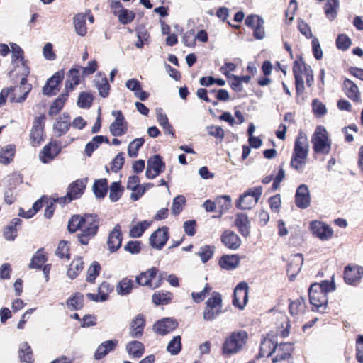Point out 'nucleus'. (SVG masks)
Wrapping results in <instances>:
<instances>
[{"label":"nucleus","mask_w":363,"mask_h":363,"mask_svg":"<svg viewBox=\"0 0 363 363\" xmlns=\"http://www.w3.org/2000/svg\"><path fill=\"white\" fill-rule=\"evenodd\" d=\"M334 285L328 281H323L320 284L314 283L308 289V296L311 304L319 312L323 313L328 304L327 294L334 290Z\"/></svg>","instance_id":"f257e3e1"},{"label":"nucleus","mask_w":363,"mask_h":363,"mask_svg":"<svg viewBox=\"0 0 363 363\" xmlns=\"http://www.w3.org/2000/svg\"><path fill=\"white\" fill-rule=\"evenodd\" d=\"M247 337V333L244 330L233 332L223 343V353L232 355L239 352L244 348Z\"/></svg>","instance_id":"f03ea898"},{"label":"nucleus","mask_w":363,"mask_h":363,"mask_svg":"<svg viewBox=\"0 0 363 363\" xmlns=\"http://www.w3.org/2000/svg\"><path fill=\"white\" fill-rule=\"evenodd\" d=\"M261 186L252 187L241 194L236 201L235 206L242 210H250L254 208L262 194Z\"/></svg>","instance_id":"7ed1b4c3"},{"label":"nucleus","mask_w":363,"mask_h":363,"mask_svg":"<svg viewBox=\"0 0 363 363\" xmlns=\"http://www.w3.org/2000/svg\"><path fill=\"white\" fill-rule=\"evenodd\" d=\"M311 143L315 152L327 155L331 149V141L328 138L325 128L318 126L312 136Z\"/></svg>","instance_id":"20e7f679"},{"label":"nucleus","mask_w":363,"mask_h":363,"mask_svg":"<svg viewBox=\"0 0 363 363\" xmlns=\"http://www.w3.org/2000/svg\"><path fill=\"white\" fill-rule=\"evenodd\" d=\"M157 269L155 267H152L136 277V281L139 285L156 289L161 285L162 281L165 276L164 272L160 273L158 276H157Z\"/></svg>","instance_id":"39448f33"},{"label":"nucleus","mask_w":363,"mask_h":363,"mask_svg":"<svg viewBox=\"0 0 363 363\" xmlns=\"http://www.w3.org/2000/svg\"><path fill=\"white\" fill-rule=\"evenodd\" d=\"M203 311V319L212 320L215 319L221 312L222 298L219 293L213 292L212 296L207 300Z\"/></svg>","instance_id":"423d86ee"},{"label":"nucleus","mask_w":363,"mask_h":363,"mask_svg":"<svg viewBox=\"0 0 363 363\" xmlns=\"http://www.w3.org/2000/svg\"><path fill=\"white\" fill-rule=\"evenodd\" d=\"M85 186V182L83 180H77L69 186L66 196L57 198L55 201L64 205L74 199H77L83 194Z\"/></svg>","instance_id":"0eeeda50"},{"label":"nucleus","mask_w":363,"mask_h":363,"mask_svg":"<svg viewBox=\"0 0 363 363\" xmlns=\"http://www.w3.org/2000/svg\"><path fill=\"white\" fill-rule=\"evenodd\" d=\"M301 59L296 60L294 62L293 73L295 78L296 90L298 94H301L304 91L303 74L310 69Z\"/></svg>","instance_id":"6e6552de"},{"label":"nucleus","mask_w":363,"mask_h":363,"mask_svg":"<svg viewBox=\"0 0 363 363\" xmlns=\"http://www.w3.org/2000/svg\"><path fill=\"white\" fill-rule=\"evenodd\" d=\"M45 118L44 116H40L35 118L33 125L30 134V144L33 147L40 145L44 141L43 125Z\"/></svg>","instance_id":"1a4fd4ad"},{"label":"nucleus","mask_w":363,"mask_h":363,"mask_svg":"<svg viewBox=\"0 0 363 363\" xmlns=\"http://www.w3.org/2000/svg\"><path fill=\"white\" fill-rule=\"evenodd\" d=\"M249 286L246 282L239 283L234 289L233 303L240 309H243L248 301Z\"/></svg>","instance_id":"9d476101"},{"label":"nucleus","mask_w":363,"mask_h":363,"mask_svg":"<svg viewBox=\"0 0 363 363\" xmlns=\"http://www.w3.org/2000/svg\"><path fill=\"white\" fill-rule=\"evenodd\" d=\"M310 228L312 233L323 241L328 240L333 235L330 226L321 221L313 220L310 223Z\"/></svg>","instance_id":"9b49d317"},{"label":"nucleus","mask_w":363,"mask_h":363,"mask_svg":"<svg viewBox=\"0 0 363 363\" xmlns=\"http://www.w3.org/2000/svg\"><path fill=\"white\" fill-rule=\"evenodd\" d=\"M169 239L168 228L162 227L153 232L150 237V245L157 250H161Z\"/></svg>","instance_id":"f8f14e48"},{"label":"nucleus","mask_w":363,"mask_h":363,"mask_svg":"<svg viewBox=\"0 0 363 363\" xmlns=\"http://www.w3.org/2000/svg\"><path fill=\"white\" fill-rule=\"evenodd\" d=\"M115 121L110 125V132L113 136H121L127 132V124L121 111H113Z\"/></svg>","instance_id":"ddd939ff"},{"label":"nucleus","mask_w":363,"mask_h":363,"mask_svg":"<svg viewBox=\"0 0 363 363\" xmlns=\"http://www.w3.org/2000/svg\"><path fill=\"white\" fill-rule=\"evenodd\" d=\"M21 89L22 87L18 86L4 89L5 91H8V94H6V99H8L11 103H21L24 101L28 93L31 90V86H23V91Z\"/></svg>","instance_id":"4468645a"},{"label":"nucleus","mask_w":363,"mask_h":363,"mask_svg":"<svg viewBox=\"0 0 363 363\" xmlns=\"http://www.w3.org/2000/svg\"><path fill=\"white\" fill-rule=\"evenodd\" d=\"M295 203L297 207L305 209L310 206L311 196L308 186L301 184L296 189L295 195Z\"/></svg>","instance_id":"2eb2a0df"},{"label":"nucleus","mask_w":363,"mask_h":363,"mask_svg":"<svg viewBox=\"0 0 363 363\" xmlns=\"http://www.w3.org/2000/svg\"><path fill=\"white\" fill-rule=\"evenodd\" d=\"M99 228V218L96 215L85 214L83 216L82 230L91 236H94Z\"/></svg>","instance_id":"dca6fc26"},{"label":"nucleus","mask_w":363,"mask_h":363,"mask_svg":"<svg viewBox=\"0 0 363 363\" xmlns=\"http://www.w3.org/2000/svg\"><path fill=\"white\" fill-rule=\"evenodd\" d=\"M64 78V72L59 71L50 77L43 87V94L48 96L55 94L59 91L58 86Z\"/></svg>","instance_id":"f3484780"},{"label":"nucleus","mask_w":363,"mask_h":363,"mask_svg":"<svg viewBox=\"0 0 363 363\" xmlns=\"http://www.w3.org/2000/svg\"><path fill=\"white\" fill-rule=\"evenodd\" d=\"M177 327V323L175 320L167 318L155 323L153 326V330L156 333L160 335H164L174 330Z\"/></svg>","instance_id":"a211bd4d"},{"label":"nucleus","mask_w":363,"mask_h":363,"mask_svg":"<svg viewBox=\"0 0 363 363\" xmlns=\"http://www.w3.org/2000/svg\"><path fill=\"white\" fill-rule=\"evenodd\" d=\"M145 325V319L141 314L137 315L131 321L129 334L133 338H140L143 334Z\"/></svg>","instance_id":"6ab92c4d"},{"label":"nucleus","mask_w":363,"mask_h":363,"mask_svg":"<svg viewBox=\"0 0 363 363\" xmlns=\"http://www.w3.org/2000/svg\"><path fill=\"white\" fill-rule=\"evenodd\" d=\"M292 350V345L290 343H280L274 347V355L272 359L273 363L287 359Z\"/></svg>","instance_id":"aec40b11"},{"label":"nucleus","mask_w":363,"mask_h":363,"mask_svg":"<svg viewBox=\"0 0 363 363\" xmlns=\"http://www.w3.org/2000/svg\"><path fill=\"white\" fill-rule=\"evenodd\" d=\"M308 147L309 145L306 135L303 132L299 133L295 141L293 154L307 157Z\"/></svg>","instance_id":"412c9836"},{"label":"nucleus","mask_w":363,"mask_h":363,"mask_svg":"<svg viewBox=\"0 0 363 363\" xmlns=\"http://www.w3.org/2000/svg\"><path fill=\"white\" fill-rule=\"evenodd\" d=\"M363 274V267L359 266L347 267L344 272V279L348 284L359 281Z\"/></svg>","instance_id":"4be33fe9"},{"label":"nucleus","mask_w":363,"mask_h":363,"mask_svg":"<svg viewBox=\"0 0 363 363\" xmlns=\"http://www.w3.org/2000/svg\"><path fill=\"white\" fill-rule=\"evenodd\" d=\"M121 242L122 235L121 233V226L118 224L109 233L107 245L111 252H115L121 247Z\"/></svg>","instance_id":"5701e85b"},{"label":"nucleus","mask_w":363,"mask_h":363,"mask_svg":"<svg viewBox=\"0 0 363 363\" xmlns=\"http://www.w3.org/2000/svg\"><path fill=\"white\" fill-rule=\"evenodd\" d=\"M222 242L229 249L237 250L241 245V240L234 232L225 230L221 236Z\"/></svg>","instance_id":"b1692460"},{"label":"nucleus","mask_w":363,"mask_h":363,"mask_svg":"<svg viewBox=\"0 0 363 363\" xmlns=\"http://www.w3.org/2000/svg\"><path fill=\"white\" fill-rule=\"evenodd\" d=\"M94 83L95 86L99 91V94L101 97L106 98L108 96L110 90V86L108 83L106 74L99 73L94 80Z\"/></svg>","instance_id":"393cba45"},{"label":"nucleus","mask_w":363,"mask_h":363,"mask_svg":"<svg viewBox=\"0 0 363 363\" xmlns=\"http://www.w3.org/2000/svg\"><path fill=\"white\" fill-rule=\"evenodd\" d=\"M118 344L117 340H111L103 342L96 349L94 358L97 360L105 357L108 352L114 350Z\"/></svg>","instance_id":"a878e982"},{"label":"nucleus","mask_w":363,"mask_h":363,"mask_svg":"<svg viewBox=\"0 0 363 363\" xmlns=\"http://www.w3.org/2000/svg\"><path fill=\"white\" fill-rule=\"evenodd\" d=\"M345 94L351 100L358 102L360 101V93L358 86L351 80L346 79L343 82Z\"/></svg>","instance_id":"bb28decb"},{"label":"nucleus","mask_w":363,"mask_h":363,"mask_svg":"<svg viewBox=\"0 0 363 363\" xmlns=\"http://www.w3.org/2000/svg\"><path fill=\"white\" fill-rule=\"evenodd\" d=\"M60 152L56 144L50 143L45 145L40 154V159L43 163H48L54 159Z\"/></svg>","instance_id":"cd10ccee"},{"label":"nucleus","mask_w":363,"mask_h":363,"mask_svg":"<svg viewBox=\"0 0 363 363\" xmlns=\"http://www.w3.org/2000/svg\"><path fill=\"white\" fill-rule=\"evenodd\" d=\"M235 225L242 236L247 237L250 234V220L247 215L238 213L235 218Z\"/></svg>","instance_id":"c85d7f7f"},{"label":"nucleus","mask_w":363,"mask_h":363,"mask_svg":"<svg viewBox=\"0 0 363 363\" xmlns=\"http://www.w3.org/2000/svg\"><path fill=\"white\" fill-rule=\"evenodd\" d=\"M80 72L79 68H72L67 74V79L65 83V91L69 94L76 86L79 84Z\"/></svg>","instance_id":"c756f323"},{"label":"nucleus","mask_w":363,"mask_h":363,"mask_svg":"<svg viewBox=\"0 0 363 363\" xmlns=\"http://www.w3.org/2000/svg\"><path fill=\"white\" fill-rule=\"evenodd\" d=\"M70 126V119L69 116L64 113L60 116L54 123V130L57 133L58 136H61L67 133Z\"/></svg>","instance_id":"7c9ffc66"},{"label":"nucleus","mask_w":363,"mask_h":363,"mask_svg":"<svg viewBox=\"0 0 363 363\" xmlns=\"http://www.w3.org/2000/svg\"><path fill=\"white\" fill-rule=\"evenodd\" d=\"M240 263V258L238 255H224L220 261V266L226 270H232L235 269Z\"/></svg>","instance_id":"2f4dec72"},{"label":"nucleus","mask_w":363,"mask_h":363,"mask_svg":"<svg viewBox=\"0 0 363 363\" xmlns=\"http://www.w3.org/2000/svg\"><path fill=\"white\" fill-rule=\"evenodd\" d=\"M21 220L18 218H15L11 220L9 224L5 228L4 230V236L7 240H14L17 236V225H20Z\"/></svg>","instance_id":"473e14b6"},{"label":"nucleus","mask_w":363,"mask_h":363,"mask_svg":"<svg viewBox=\"0 0 363 363\" xmlns=\"http://www.w3.org/2000/svg\"><path fill=\"white\" fill-rule=\"evenodd\" d=\"M126 350L129 355L134 358H139L143 354L145 347L142 342L134 340L127 344Z\"/></svg>","instance_id":"72a5a7b5"},{"label":"nucleus","mask_w":363,"mask_h":363,"mask_svg":"<svg viewBox=\"0 0 363 363\" xmlns=\"http://www.w3.org/2000/svg\"><path fill=\"white\" fill-rule=\"evenodd\" d=\"M68 95L69 94L67 92L62 93L55 100L48 111L50 116H55L62 109L65 101L67 100Z\"/></svg>","instance_id":"f704fd0d"},{"label":"nucleus","mask_w":363,"mask_h":363,"mask_svg":"<svg viewBox=\"0 0 363 363\" xmlns=\"http://www.w3.org/2000/svg\"><path fill=\"white\" fill-rule=\"evenodd\" d=\"M14 154L15 147L12 145H6L0 150V163L9 164L13 160Z\"/></svg>","instance_id":"c9c22d12"},{"label":"nucleus","mask_w":363,"mask_h":363,"mask_svg":"<svg viewBox=\"0 0 363 363\" xmlns=\"http://www.w3.org/2000/svg\"><path fill=\"white\" fill-rule=\"evenodd\" d=\"M84 268V262L81 257H77L69 265V267L67 270V276L70 279H74L77 277L79 273L82 271Z\"/></svg>","instance_id":"e433bc0d"},{"label":"nucleus","mask_w":363,"mask_h":363,"mask_svg":"<svg viewBox=\"0 0 363 363\" xmlns=\"http://www.w3.org/2000/svg\"><path fill=\"white\" fill-rule=\"evenodd\" d=\"M86 15L82 13L77 14L74 18L75 30L81 36L86 34Z\"/></svg>","instance_id":"4c0bfd02"},{"label":"nucleus","mask_w":363,"mask_h":363,"mask_svg":"<svg viewBox=\"0 0 363 363\" xmlns=\"http://www.w3.org/2000/svg\"><path fill=\"white\" fill-rule=\"evenodd\" d=\"M108 143V139L106 137L102 135H97L92 138L85 147V153L87 156L90 157L92 152L99 147L102 143Z\"/></svg>","instance_id":"58836bf2"},{"label":"nucleus","mask_w":363,"mask_h":363,"mask_svg":"<svg viewBox=\"0 0 363 363\" xmlns=\"http://www.w3.org/2000/svg\"><path fill=\"white\" fill-rule=\"evenodd\" d=\"M276 345L269 338L264 339L260 345L259 349V357H268L274 355V347Z\"/></svg>","instance_id":"ea45409f"},{"label":"nucleus","mask_w":363,"mask_h":363,"mask_svg":"<svg viewBox=\"0 0 363 363\" xmlns=\"http://www.w3.org/2000/svg\"><path fill=\"white\" fill-rule=\"evenodd\" d=\"M47 261L43 249H39L33 256L29 268L40 269Z\"/></svg>","instance_id":"a19ab883"},{"label":"nucleus","mask_w":363,"mask_h":363,"mask_svg":"<svg viewBox=\"0 0 363 363\" xmlns=\"http://www.w3.org/2000/svg\"><path fill=\"white\" fill-rule=\"evenodd\" d=\"M164 167L165 164L159 155H155L147 161V167L151 168L153 172H156V174H160L164 170Z\"/></svg>","instance_id":"79ce46f5"},{"label":"nucleus","mask_w":363,"mask_h":363,"mask_svg":"<svg viewBox=\"0 0 363 363\" xmlns=\"http://www.w3.org/2000/svg\"><path fill=\"white\" fill-rule=\"evenodd\" d=\"M133 285V280L128 278H124L116 286L117 293L122 296L127 295L130 293Z\"/></svg>","instance_id":"37998d69"},{"label":"nucleus","mask_w":363,"mask_h":363,"mask_svg":"<svg viewBox=\"0 0 363 363\" xmlns=\"http://www.w3.org/2000/svg\"><path fill=\"white\" fill-rule=\"evenodd\" d=\"M150 223L149 221H141L131 228L129 235L131 238H140L142 236L145 230L150 227Z\"/></svg>","instance_id":"c03bdc74"},{"label":"nucleus","mask_w":363,"mask_h":363,"mask_svg":"<svg viewBox=\"0 0 363 363\" xmlns=\"http://www.w3.org/2000/svg\"><path fill=\"white\" fill-rule=\"evenodd\" d=\"M107 180L101 179L96 181L93 186L94 194L98 198H104L107 192Z\"/></svg>","instance_id":"a18cd8bd"},{"label":"nucleus","mask_w":363,"mask_h":363,"mask_svg":"<svg viewBox=\"0 0 363 363\" xmlns=\"http://www.w3.org/2000/svg\"><path fill=\"white\" fill-rule=\"evenodd\" d=\"M306 308L305 301L299 298L294 301L291 302L289 305V311L291 315H298L302 314Z\"/></svg>","instance_id":"49530a36"},{"label":"nucleus","mask_w":363,"mask_h":363,"mask_svg":"<svg viewBox=\"0 0 363 363\" xmlns=\"http://www.w3.org/2000/svg\"><path fill=\"white\" fill-rule=\"evenodd\" d=\"M19 357L21 360L24 362H33V352L27 342H23L21 345L19 349Z\"/></svg>","instance_id":"de8ad7c7"},{"label":"nucleus","mask_w":363,"mask_h":363,"mask_svg":"<svg viewBox=\"0 0 363 363\" xmlns=\"http://www.w3.org/2000/svg\"><path fill=\"white\" fill-rule=\"evenodd\" d=\"M338 6V0H328L325 5V13L328 19L333 20L336 17Z\"/></svg>","instance_id":"09e8293b"},{"label":"nucleus","mask_w":363,"mask_h":363,"mask_svg":"<svg viewBox=\"0 0 363 363\" xmlns=\"http://www.w3.org/2000/svg\"><path fill=\"white\" fill-rule=\"evenodd\" d=\"M172 296L169 292L157 291L152 295V300L156 305L167 304L171 300Z\"/></svg>","instance_id":"8fccbe9b"},{"label":"nucleus","mask_w":363,"mask_h":363,"mask_svg":"<svg viewBox=\"0 0 363 363\" xmlns=\"http://www.w3.org/2000/svg\"><path fill=\"white\" fill-rule=\"evenodd\" d=\"M84 296L79 293H76L72 297L67 300V306L72 310H79L82 308Z\"/></svg>","instance_id":"3c124183"},{"label":"nucleus","mask_w":363,"mask_h":363,"mask_svg":"<svg viewBox=\"0 0 363 363\" xmlns=\"http://www.w3.org/2000/svg\"><path fill=\"white\" fill-rule=\"evenodd\" d=\"M182 338L181 336L177 335L173 337L167 345V350L172 355L177 354L182 350Z\"/></svg>","instance_id":"603ef678"},{"label":"nucleus","mask_w":363,"mask_h":363,"mask_svg":"<svg viewBox=\"0 0 363 363\" xmlns=\"http://www.w3.org/2000/svg\"><path fill=\"white\" fill-rule=\"evenodd\" d=\"M216 208L222 214L226 212L231 207V199L229 196H221L216 199Z\"/></svg>","instance_id":"864d4df0"},{"label":"nucleus","mask_w":363,"mask_h":363,"mask_svg":"<svg viewBox=\"0 0 363 363\" xmlns=\"http://www.w3.org/2000/svg\"><path fill=\"white\" fill-rule=\"evenodd\" d=\"M145 140L142 138L133 140L128 147V154L130 157H136L139 149L143 146Z\"/></svg>","instance_id":"5fc2aeb1"},{"label":"nucleus","mask_w":363,"mask_h":363,"mask_svg":"<svg viewBox=\"0 0 363 363\" xmlns=\"http://www.w3.org/2000/svg\"><path fill=\"white\" fill-rule=\"evenodd\" d=\"M11 48L12 52L11 62L15 66H18V63L23 59V51L19 45L14 43H11Z\"/></svg>","instance_id":"6e6d98bb"},{"label":"nucleus","mask_w":363,"mask_h":363,"mask_svg":"<svg viewBox=\"0 0 363 363\" xmlns=\"http://www.w3.org/2000/svg\"><path fill=\"white\" fill-rule=\"evenodd\" d=\"M118 21L123 25H126L132 22L135 16V13L128 9H120V12H117Z\"/></svg>","instance_id":"4d7b16f0"},{"label":"nucleus","mask_w":363,"mask_h":363,"mask_svg":"<svg viewBox=\"0 0 363 363\" xmlns=\"http://www.w3.org/2000/svg\"><path fill=\"white\" fill-rule=\"evenodd\" d=\"M69 242L67 241L62 240L59 242L57 247L55 251V255L58 257L62 259L66 258L69 259L70 258V255L69 253Z\"/></svg>","instance_id":"13d9d810"},{"label":"nucleus","mask_w":363,"mask_h":363,"mask_svg":"<svg viewBox=\"0 0 363 363\" xmlns=\"http://www.w3.org/2000/svg\"><path fill=\"white\" fill-rule=\"evenodd\" d=\"M93 101V96L89 92H82L78 98L77 104L80 108H88Z\"/></svg>","instance_id":"bf43d9fd"},{"label":"nucleus","mask_w":363,"mask_h":363,"mask_svg":"<svg viewBox=\"0 0 363 363\" xmlns=\"http://www.w3.org/2000/svg\"><path fill=\"white\" fill-rule=\"evenodd\" d=\"M213 252L214 246L205 245L200 247L197 254L201 257L203 262H206L213 257Z\"/></svg>","instance_id":"052dcab7"},{"label":"nucleus","mask_w":363,"mask_h":363,"mask_svg":"<svg viewBox=\"0 0 363 363\" xmlns=\"http://www.w3.org/2000/svg\"><path fill=\"white\" fill-rule=\"evenodd\" d=\"M83 216L79 215L73 216L69 221L67 228L70 232H76L77 230H82Z\"/></svg>","instance_id":"680f3d73"},{"label":"nucleus","mask_w":363,"mask_h":363,"mask_svg":"<svg viewBox=\"0 0 363 363\" xmlns=\"http://www.w3.org/2000/svg\"><path fill=\"white\" fill-rule=\"evenodd\" d=\"M186 199L184 196L179 195L173 199L172 206V212L174 215H178L182 211L184 205L185 204Z\"/></svg>","instance_id":"e2e57ef3"},{"label":"nucleus","mask_w":363,"mask_h":363,"mask_svg":"<svg viewBox=\"0 0 363 363\" xmlns=\"http://www.w3.org/2000/svg\"><path fill=\"white\" fill-rule=\"evenodd\" d=\"M306 158L307 157L303 156L293 154L291 160V166L296 170L300 171L305 166Z\"/></svg>","instance_id":"0e129e2a"},{"label":"nucleus","mask_w":363,"mask_h":363,"mask_svg":"<svg viewBox=\"0 0 363 363\" xmlns=\"http://www.w3.org/2000/svg\"><path fill=\"white\" fill-rule=\"evenodd\" d=\"M121 186L118 182H113L110 186L109 198L112 201H117L121 196Z\"/></svg>","instance_id":"69168bd1"},{"label":"nucleus","mask_w":363,"mask_h":363,"mask_svg":"<svg viewBox=\"0 0 363 363\" xmlns=\"http://www.w3.org/2000/svg\"><path fill=\"white\" fill-rule=\"evenodd\" d=\"M99 270L100 265L97 262H94L88 269L86 281L93 282L99 274Z\"/></svg>","instance_id":"338daca9"},{"label":"nucleus","mask_w":363,"mask_h":363,"mask_svg":"<svg viewBox=\"0 0 363 363\" xmlns=\"http://www.w3.org/2000/svg\"><path fill=\"white\" fill-rule=\"evenodd\" d=\"M337 47L342 50H347L351 45V40L347 35L340 34L336 40Z\"/></svg>","instance_id":"774afa93"}]
</instances>
